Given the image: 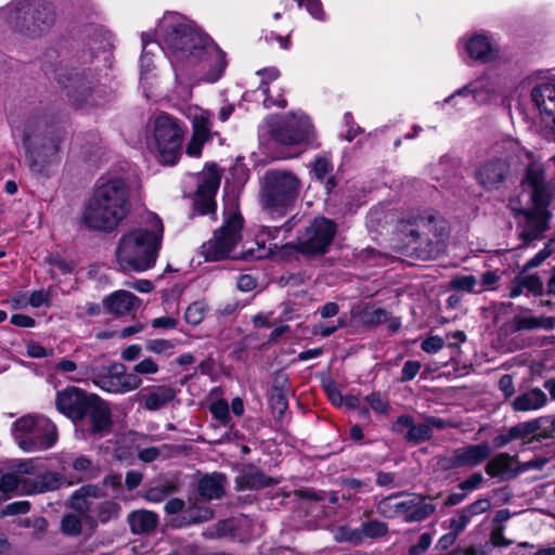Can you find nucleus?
I'll list each match as a JSON object with an SVG mask.
<instances>
[{"mask_svg": "<svg viewBox=\"0 0 555 555\" xmlns=\"http://www.w3.org/2000/svg\"><path fill=\"white\" fill-rule=\"evenodd\" d=\"M158 31L172 64L198 68L208 82L220 79L228 65L227 55L210 37L177 14L166 16Z\"/></svg>", "mask_w": 555, "mask_h": 555, "instance_id": "obj_1", "label": "nucleus"}, {"mask_svg": "<svg viewBox=\"0 0 555 555\" xmlns=\"http://www.w3.org/2000/svg\"><path fill=\"white\" fill-rule=\"evenodd\" d=\"M64 129L48 114H34L27 117L23 127V144L26 162L35 175L49 178L59 166L60 146Z\"/></svg>", "mask_w": 555, "mask_h": 555, "instance_id": "obj_2", "label": "nucleus"}, {"mask_svg": "<svg viewBox=\"0 0 555 555\" xmlns=\"http://www.w3.org/2000/svg\"><path fill=\"white\" fill-rule=\"evenodd\" d=\"M131 209L128 183L122 179H111L96 185L85 205L81 222L91 231L112 233L129 216Z\"/></svg>", "mask_w": 555, "mask_h": 555, "instance_id": "obj_3", "label": "nucleus"}, {"mask_svg": "<svg viewBox=\"0 0 555 555\" xmlns=\"http://www.w3.org/2000/svg\"><path fill=\"white\" fill-rule=\"evenodd\" d=\"M522 186L529 192L532 207H519L516 201H511V209L515 218H522L519 221V228H521L519 237L525 245H528L532 241L542 238L548 228L546 207L551 203V190L545 182L544 170L535 165L527 167Z\"/></svg>", "mask_w": 555, "mask_h": 555, "instance_id": "obj_4", "label": "nucleus"}, {"mask_svg": "<svg viewBox=\"0 0 555 555\" xmlns=\"http://www.w3.org/2000/svg\"><path fill=\"white\" fill-rule=\"evenodd\" d=\"M163 234L164 225L157 216H153L150 228H138L124 233L115 250L118 269L128 273L153 268L162 246Z\"/></svg>", "mask_w": 555, "mask_h": 555, "instance_id": "obj_5", "label": "nucleus"}, {"mask_svg": "<svg viewBox=\"0 0 555 555\" xmlns=\"http://www.w3.org/2000/svg\"><path fill=\"white\" fill-rule=\"evenodd\" d=\"M399 232L410 243L417 244L414 253L422 260L436 259L446 251L450 237V224L434 210L413 211L398 222Z\"/></svg>", "mask_w": 555, "mask_h": 555, "instance_id": "obj_6", "label": "nucleus"}, {"mask_svg": "<svg viewBox=\"0 0 555 555\" xmlns=\"http://www.w3.org/2000/svg\"><path fill=\"white\" fill-rule=\"evenodd\" d=\"M301 181L291 171L270 169L261 180L259 199L262 210L272 219L291 212L300 194Z\"/></svg>", "mask_w": 555, "mask_h": 555, "instance_id": "obj_7", "label": "nucleus"}, {"mask_svg": "<svg viewBox=\"0 0 555 555\" xmlns=\"http://www.w3.org/2000/svg\"><path fill=\"white\" fill-rule=\"evenodd\" d=\"M55 79L70 103L78 108L100 107L108 102V88L100 82L98 73L91 68H60Z\"/></svg>", "mask_w": 555, "mask_h": 555, "instance_id": "obj_8", "label": "nucleus"}, {"mask_svg": "<svg viewBox=\"0 0 555 555\" xmlns=\"http://www.w3.org/2000/svg\"><path fill=\"white\" fill-rule=\"evenodd\" d=\"M54 23V5L48 0H15L8 8L9 26L28 38L42 36Z\"/></svg>", "mask_w": 555, "mask_h": 555, "instance_id": "obj_9", "label": "nucleus"}, {"mask_svg": "<svg viewBox=\"0 0 555 555\" xmlns=\"http://www.w3.org/2000/svg\"><path fill=\"white\" fill-rule=\"evenodd\" d=\"M103 496L105 493L98 485H85L73 492L69 507L90 526L95 527L98 524L106 525L118 520L122 509L120 503L112 499L94 501Z\"/></svg>", "mask_w": 555, "mask_h": 555, "instance_id": "obj_10", "label": "nucleus"}, {"mask_svg": "<svg viewBox=\"0 0 555 555\" xmlns=\"http://www.w3.org/2000/svg\"><path fill=\"white\" fill-rule=\"evenodd\" d=\"M13 437L25 452H36L52 448L57 440L55 425L46 417L26 415L13 423Z\"/></svg>", "mask_w": 555, "mask_h": 555, "instance_id": "obj_11", "label": "nucleus"}, {"mask_svg": "<svg viewBox=\"0 0 555 555\" xmlns=\"http://www.w3.org/2000/svg\"><path fill=\"white\" fill-rule=\"evenodd\" d=\"M404 492H397L382 499L377 506V513L388 519L402 517L405 522H421L429 518L436 512V505L426 500L436 499L431 495L413 493L404 501L395 502Z\"/></svg>", "mask_w": 555, "mask_h": 555, "instance_id": "obj_12", "label": "nucleus"}, {"mask_svg": "<svg viewBox=\"0 0 555 555\" xmlns=\"http://www.w3.org/2000/svg\"><path fill=\"white\" fill-rule=\"evenodd\" d=\"M185 127L172 116L163 113L154 120V141L158 159L165 165H175L182 155Z\"/></svg>", "mask_w": 555, "mask_h": 555, "instance_id": "obj_13", "label": "nucleus"}, {"mask_svg": "<svg viewBox=\"0 0 555 555\" xmlns=\"http://www.w3.org/2000/svg\"><path fill=\"white\" fill-rule=\"evenodd\" d=\"M243 218L240 212L232 211L225 217L223 224L214 231V236L203 244L206 260L217 261L229 257L242 240Z\"/></svg>", "mask_w": 555, "mask_h": 555, "instance_id": "obj_14", "label": "nucleus"}, {"mask_svg": "<svg viewBox=\"0 0 555 555\" xmlns=\"http://www.w3.org/2000/svg\"><path fill=\"white\" fill-rule=\"evenodd\" d=\"M337 232V224L325 217H317L298 237L297 250L315 256L327 253Z\"/></svg>", "mask_w": 555, "mask_h": 555, "instance_id": "obj_15", "label": "nucleus"}, {"mask_svg": "<svg viewBox=\"0 0 555 555\" xmlns=\"http://www.w3.org/2000/svg\"><path fill=\"white\" fill-rule=\"evenodd\" d=\"M312 125L306 115L294 113L272 119L269 131L272 139L284 145H298L310 140Z\"/></svg>", "mask_w": 555, "mask_h": 555, "instance_id": "obj_16", "label": "nucleus"}, {"mask_svg": "<svg viewBox=\"0 0 555 555\" xmlns=\"http://www.w3.org/2000/svg\"><path fill=\"white\" fill-rule=\"evenodd\" d=\"M221 173L216 164H210L205 167L198 177L197 190L193 197L194 215H208L216 214V194L220 186Z\"/></svg>", "mask_w": 555, "mask_h": 555, "instance_id": "obj_17", "label": "nucleus"}, {"mask_svg": "<svg viewBox=\"0 0 555 555\" xmlns=\"http://www.w3.org/2000/svg\"><path fill=\"white\" fill-rule=\"evenodd\" d=\"M93 382L102 390L112 393H127L142 385V378L128 373L127 367L119 362L103 367Z\"/></svg>", "mask_w": 555, "mask_h": 555, "instance_id": "obj_18", "label": "nucleus"}, {"mask_svg": "<svg viewBox=\"0 0 555 555\" xmlns=\"http://www.w3.org/2000/svg\"><path fill=\"white\" fill-rule=\"evenodd\" d=\"M91 436L104 437L113 429L112 410L109 404L99 395L93 393L80 414V423Z\"/></svg>", "mask_w": 555, "mask_h": 555, "instance_id": "obj_19", "label": "nucleus"}, {"mask_svg": "<svg viewBox=\"0 0 555 555\" xmlns=\"http://www.w3.org/2000/svg\"><path fill=\"white\" fill-rule=\"evenodd\" d=\"M531 100L540 112L543 137L555 141V83L535 86L531 91Z\"/></svg>", "mask_w": 555, "mask_h": 555, "instance_id": "obj_20", "label": "nucleus"}, {"mask_svg": "<svg viewBox=\"0 0 555 555\" xmlns=\"http://www.w3.org/2000/svg\"><path fill=\"white\" fill-rule=\"evenodd\" d=\"M509 176L511 165L507 159L501 157L481 162L474 172L476 182L487 192L500 190Z\"/></svg>", "mask_w": 555, "mask_h": 555, "instance_id": "obj_21", "label": "nucleus"}, {"mask_svg": "<svg viewBox=\"0 0 555 555\" xmlns=\"http://www.w3.org/2000/svg\"><path fill=\"white\" fill-rule=\"evenodd\" d=\"M93 393L76 386H67L55 396L56 410L75 425L80 423V414Z\"/></svg>", "mask_w": 555, "mask_h": 555, "instance_id": "obj_22", "label": "nucleus"}, {"mask_svg": "<svg viewBox=\"0 0 555 555\" xmlns=\"http://www.w3.org/2000/svg\"><path fill=\"white\" fill-rule=\"evenodd\" d=\"M485 472L491 478L508 481L518 476L517 455L502 452L494 455L485 466Z\"/></svg>", "mask_w": 555, "mask_h": 555, "instance_id": "obj_23", "label": "nucleus"}, {"mask_svg": "<svg viewBox=\"0 0 555 555\" xmlns=\"http://www.w3.org/2000/svg\"><path fill=\"white\" fill-rule=\"evenodd\" d=\"M279 482L278 479L264 475L262 470L251 464L244 466L235 478L237 490H260Z\"/></svg>", "mask_w": 555, "mask_h": 555, "instance_id": "obj_24", "label": "nucleus"}, {"mask_svg": "<svg viewBox=\"0 0 555 555\" xmlns=\"http://www.w3.org/2000/svg\"><path fill=\"white\" fill-rule=\"evenodd\" d=\"M105 309L115 315H125L137 310L141 299L128 291H117L103 299Z\"/></svg>", "mask_w": 555, "mask_h": 555, "instance_id": "obj_25", "label": "nucleus"}, {"mask_svg": "<svg viewBox=\"0 0 555 555\" xmlns=\"http://www.w3.org/2000/svg\"><path fill=\"white\" fill-rule=\"evenodd\" d=\"M127 522L133 534H151L158 526V515L147 509L132 511L127 516Z\"/></svg>", "mask_w": 555, "mask_h": 555, "instance_id": "obj_26", "label": "nucleus"}, {"mask_svg": "<svg viewBox=\"0 0 555 555\" xmlns=\"http://www.w3.org/2000/svg\"><path fill=\"white\" fill-rule=\"evenodd\" d=\"M462 467H476L491 456L492 448L488 442L457 448Z\"/></svg>", "mask_w": 555, "mask_h": 555, "instance_id": "obj_27", "label": "nucleus"}, {"mask_svg": "<svg viewBox=\"0 0 555 555\" xmlns=\"http://www.w3.org/2000/svg\"><path fill=\"white\" fill-rule=\"evenodd\" d=\"M547 403L546 393L540 388H530L518 395L511 403L515 412L534 411L543 408Z\"/></svg>", "mask_w": 555, "mask_h": 555, "instance_id": "obj_28", "label": "nucleus"}, {"mask_svg": "<svg viewBox=\"0 0 555 555\" xmlns=\"http://www.w3.org/2000/svg\"><path fill=\"white\" fill-rule=\"evenodd\" d=\"M177 397V389L168 385L153 386L143 397V406L147 411H158L167 406Z\"/></svg>", "mask_w": 555, "mask_h": 555, "instance_id": "obj_29", "label": "nucleus"}, {"mask_svg": "<svg viewBox=\"0 0 555 555\" xmlns=\"http://www.w3.org/2000/svg\"><path fill=\"white\" fill-rule=\"evenodd\" d=\"M215 512L209 506H198L190 504L186 509L172 520V526L177 528L188 527L195 524H202L211 520Z\"/></svg>", "mask_w": 555, "mask_h": 555, "instance_id": "obj_30", "label": "nucleus"}, {"mask_svg": "<svg viewBox=\"0 0 555 555\" xmlns=\"http://www.w3.org/2000/svg\"><path fill=\"white\" fill-rule=\"evenodd\" d=\"M224 482L223 474L205 475L197 482V493L205 501L220 499L224 493Z\"/></svg>", "mask_w": 555, "mask_h": 555, "instance_id": "obj_31", "label": "nucleus"}, {"mask_svg": "<svg viewBox=\"0 0 555 555\" xmlns=\"http://www.w3.org/2000/svg\"><path fill=\"white\" fill-rule=\"evenodd\" d=\"M466 51L472 59L482 63L491 62L496 57L492 43L481 35L474 36L467 41Z\"/></svg>", "mask_w": 555, "mask_h": 555, "instance_id": "obj_32", "label": "nucleus"}, {"mask_svg": "<svg viewBox=\"0 0 555 555\" xmlns=\"http://www.w3.org/2000/svg\"><path fill=\"white\" fill-rule=\"evenodd\" d=\"M545 418L538 417L528 422H521L511 427L515 439H524L531 435H535L534 438L538 441L544 440L540 437L544 429Z\"/></svg>", "mask_w": 555, "mask_h": 555, "instance_id": "obj_33", "label": "nucleus"}, {"mask_svg": "<svg viewBox=\"0 0 555 555\" xmlns=\"http://www.w3.org/2000/svg\"><path fill=\"white\" fill-rule=\"evenodd\" d=\"M62 480L63 477L59 473L47 472L37 476L31 481V488L28 490V492L41 493L59 489L62 485Z\"/></svg>", "mask_w": 555, "mask_h": 555, "instance_id": "obj_34", "label": "nucleus"}, {"mask_svg": "<svg viewBox=\"0 0 555 555\" xmlns=\"http://www.w3.org/2000/svg\"><path fill=\"white\" fill-rule=\"evenodd\" d=\"M554 318H546L545 323H543L542 320L537 317L516 315L513 319V327L515 332H520L525 330L530 331L540 327L552 328L554 326Z\"/></svg>", "mask_w": 555, "mask_h": 555, "instance_id": "obj_35", "label": "nucleus"}, {"mask_svg": "<svg viewBox=\"0 0 555 555\" xmlns=\"http://www.w3.org/2000/svg\"><path fill=\"white\" fill-rule=\"evenodd\" d=\"M178 491V488L172 482H163L150 487L143 498L152 503L163 502L168 495Z\"/></svg>", "mask_w": 555, "mask_h": 555, "instance_id": "obj_36", "label": "nucleus"}, {"mask_svg": "<svg viewBox=\"0 0 555 555\" xmlns=\"http://www.w3.org/2000/svg\"><path fill=\"white\" fill-rule=\"evenodd\" d=\"M208 306L204 300H197L189 305L184 313V320L192 326L198 325L205 318Z\"/></svg>", "mask_w": 555, "mask_h": 555, "instance_id": "obj_37", "label": "nucleus"}, {"mask_svg": "<svg viewBox=\"0 0 555 555\" xmlns=\"http://www.w3.org/2000/svg\"><path fill=\"white\" fill-rule=\"evenodd\" d=\"M433 437V429L429 424H413L410 430L404 435V439L408 442H413L415 444L425 442Z\"/></svg>", "mask_w": 555, "mask_h": 555, "instance_id": "obj_38", "label": "nucleus"}, {"mask_svg": "<svg viewBox=\"0 0 555 555\" xmlns=\"http://www.w3.org/2000/svg\"><path fill=\"white\" fill-rule=\"evenodd\" d=\"M527 271H521L517 274L520 280V285H524V289L526 288L529 293L534 296H542L544 294L543 282L538 276V274H526Z\"/></svg>", "mask_w": 555, "mask_h": 555, "instance_id": "obj_39", "label": "nucleus"}, {"mask_svg": "<svg viewBox=\"0 0 555 555\" xmlns=\"http://www.w3.org/2000/svg\"><path fill=\"white\" fill-rule=\"evenodd\" d=\"M288 392L270 391L269 401L275 418H282L288 409Z\"/></svg>", "mask_w": 555, "mask_h": 555, "instance_id": "obj_40", "label": "nucleus"}, {"mask_svg": "<svg viewBox=\"0 0 555 555\" xmlns=\"http://www.w3.org/2000/svg\"><path fill=\"white\" fill-rule=\"evenodd\" d=\"M477 280L474 275L454 276L450 280V287L455 291L467 293H481L482 288L475 289Z\"/></svg>", "mask_w": 555, "mask_h": 555, "instance_id": "obj_41", "label": "nucleus"}, {"mask_svg": "<svg viewBox=\"0 0 555 555\" xmlns=\"http://www.w3.org/2000/svg\"><path fill=\"white\" fill-rule=\"evenodd\" d=\"M81 519L82 517L78 514H66L63 516L61 521V529L63 533L67 535H79L81 533Z\"/></svg>", "mask_w": 555, "mask_h": 555, "instance_id": "obj_42", "label": "nucleus"}, {"mask_svg": "<svg viewBox=\"0 0 555 555\" xmlns=\"http://www.w3.org/2000/svg\"><path fill=\"white\" fill-rule=\"evenodd\" d=\"M361 526L365 538L377 539L388 533L387 524L377 519L364 521Z\"/></svg>", "mask_w": 555, "mask_h": 555, "instance_id": "obj_43", "label": "nucleus"}, {"mask_svg": "<svg viewBox=\"0 0 555 555\" xmlns=\"http://www.w3.org/2000/svg\"><path fill=\"white\" fill-rule=\"evenodd\" d=\"M175 346V341L163 338L150 339L145 344V348L147 351L157 354H165L167 357L173 353Z\"/></svg>", "mask_w": 555, "mask_h": 555, "instance_id": "obj_44", "label": "nucleus"}, {"mask_svg": "<svg viewBox=\"0 0 555 555\" xmlns=\"http://www.w3.org/2000/svg\"><path fill=\"white\" fill-rule=\"evenodd\" d=\"M209 412L216 420L220 422L221 425L227 426L230 424L231 417L229 412V404L225 400L219 399L212 402L209 406Z\"/></svg>", "mask_w": 555, "mask_h": 555, "instance_id": "obj_45", "label": "nucleus"}, {"mask_svg": "<svg viewBox=\"0 0 555 555\" xmlns=\"http://www.w3.org/2000/svg\"><path fill=\"white\" fill-rule=\"evenodd\" d=\"M193 135L209 141L212 138L211 122L204 116H196L193 121Z\"/></svg>", "mask_w": 555, "mask_h": 555, "instance_id": "obj_46", "label": "nucleus"}, {"mask_svg": "<svg viewBox=\"0 0 555 555\" xmlns=\"http://www.w3.org/2000/svg\"><path fill=\"white\" fill-rule=\"evenodd\" d=\"M360 318L362 323L366 325L382 324L388 321L389 312L383 308H377L373 311L361 312Z\"/></svg>", "mask_w": 555, "mask_h": 555, "instance_id": "obj_47", "label": "nucleus"}, {"mask_svg": "<svg viewBox=\"0 0 555 555\" xmlns=\"http://www.w3.org/2000/svg\"><path fill=\"white\" fill-rule=\"evenodd\" d=\"M343 485L348 491L349 499L357 492H371L373 490L370 481H364L357 478H346L343 480Z\"/></svg>", "mask_w": 555, "mask_h": 555, "instance_id": "obj_48", "label": "nucleus"}, {"mask_svg": "<svg viewBox=\"0 0 555 555\" xmlns=\"http://www.w3.org/2000/svg\"><path fill=\"white\" fill-rule=\"evenodd\" d=\"M313 172L318 180L324 181L333 172V164L327 157H317L313 163Z\"/></svg>", "mask_w": 555, "mask_h": 555, "instance_id": "obj_49", "label": "nucleus"}, {"mask_svg": "<svg viewBox=\"0 0 555 555\" xmlns=\"http://www.w3.org/2000/svg\"><path fill=\"white\" fill-rule=\"evenodd\" d=\"M365 401L369 403L371 409L377 413L386 414L389 411V404L385 397L378 392L374 391L365 397Z\"/></svg>", "mask_w": 555, "mask_h": 555, "instance_id": "obj_50", "label": "nucleus"}, {"mask_svg": "<svg viewBox=\"0 0 555 555\" xmlns=\"http://www.w3.org/2000/svg\"><path fill=\"white\" fill-rule=\"evenodd\" d=\"M470 518L464 511L461 508L456 512V515L449 520V528L454 534L460 535L467 525L470 522Z\"/></svg>", "mask_w": 555, "mask_h": 555, "instance_id": "obj_51", "label": "nucleus"}, {"mask_svg": "<svg viewBox=\"0 0 555 555\" xmlns=\"http://www.w3.org/2000/svg\"><path fill=\"white\" fill-rule=\"evenodd\" d=\"M437 465L441 470H452L462 468L457 450L454 449L449 455H440L437 460Z\"/></svg>", "mask_w": 555, "mask_h": 555, "instance_id": "obj_52", "label": "nucleus"}, {"mask_svg": "<svg viewBox=\"0 0 555 555\" xmlns=\"http://www.w3.org/2000/svg\"><path fill=\"white\" fill-rule=\"evenodd\" d=\"M158 371L159 365L152 358H144L133 366L131 373L140 377V375L156 374Z\"/></svg>", "mask_w": 555, "mask_h": 555, "instance_id": "obj_53", "label": "nucleus"}, {"mask_svg": "<svg viewBox=\"0 0 555 555\" xmlns=\"http://www.w3.org/2000/svg\"><path fill=\"white\" fill-rule=\"evenodd\" d=\"M30 509V503L28 501H16L5 505L1 512L0 517L24 515Z\"/></svg>", "mask_w": 555, "mask_h": 555, "instance_id": "obj_54", "label": "nucleus"}, {"mask_svg": "<svg viewBox=\"0 0 555 555\" xmlns=\"http://www.w3.org/2000/svg\"><path fill=\"white\" fill-rule=\"evenodd\" d=\"M20 483L21 480L18 476L12 473H7L0 478V492L4 494L12 493L18 488Z\"/></svg>", "mask_w": 555, "mask_h": 555, "instance_id": "obj_55", "label": "nucleus"}, {"mask_svg": "<svg viewBox=\"0 0 555 555\" xmlns=\"http://www.w3.org/2000/svg\"><path fill=\"white\" fill-rule=\"evenodd\" d=\"M270 391H289V378L284 371L280 370L274 373Z\"/></svg>", "mask_w": 555, "mask_h": 555, "instance_id": "obj_56", "label": "nucleus"}, {"mask_svg": "<svg viewBox=\"0 0 555 555\" xmlns=\"http://www.w3.org/2000/svg\"><path fill=\"white\" fill-rule=\"evenodd\" d=\"M491 506V503L488 499H479L475 502L470 503L469 505L463 507L462 509L464 513L468 515V517L472 519L474 516L479 515L488 511Z\"/></svg>", "mask_w": 555, "mask_h": 555, "instance_id": "obj_57", "label": "nucleus"}, {"mask_svg": "<svg viewBox=\"0 0 555 555\" xmlns=\"http://www.w3.org/2000/svg\"><path fill=\"white\" fill-rule=\"evenodd\" d=\"M431 544V535L424 532L420 535L416 544L409 547L408 555H423Z\"/></svg>", "mask_w": 555, "mask_h": 555, "instance_id": "obj_58", "label": "nucleus"}, {"mask_svg": "<svg viewBox=\"0 0 555 555\" xmlns=\"http://www.w3.org/2000/svg\"><path fill=\"white\" fill-rule=\"evenodd\" d=\"M551 254L552 249L550 247V244H546L543 249H541L534 257H532L525 263V266L522 267L524 271H529L533 268L539 267L551 256Z\"/></svg>", "mask_w": 555, "mask_h": 555, "instance_id": "obj_59", "label": "nucleus"}, {"mask_svg": "<svg viewBox=\"0 0 555 555\" xmlns=\"http://www.w3.org/2000/svg\"><path fill=\"white\" fill-rule=\"evenodd\" d=\"M421 362L409 360L404 363L399 380L406 383L412 380L421 370Z\"/></svg>", "mask_w": 555, "mask_h": 555, "instance_id": "obj_60", "label": "nucleus"}, {"mask_svg": "<svg viewBox=\"0 0 555 555\" xmlns=\"http://www.w3.org/2000/svg\"><path fill=\"white\" fill-rule=\"evenodd\" d=\"M444 346V340L439 336H430L424 339L421 344L423 351L427 353H436Z\"/></svg>", "mask_w": 555, "mask_h": 555, "instance_id": "obj_61", "label": "nucleus"}, {"mask_svg": "<svg viewBox=\"0 0 555 555\" xmlns=\"http://www.w3.org/2000/svg\"><path fill=\"white\" fill-rule=\"evenodd\" d=\"M346 326V322L341 319L337 320V325H325V324H315L313 327V334L320 335L322 337H328L333 335L338 328H343Z\"/></svg>", "mask_w": 555, "mask_h": 555, "instance_id": "obj_62", "label": "nucleus"}, {"mask_svg": "<svg viewBox=\"0 0 555 555\" xmlns=\"http://www.w3.org/2000/svg\"><path fill=\"white\" fill-rule=\"evenodd\" d=\"M548 460L546 457H535L528 462L519 463L517 461L518 475L520 473L528 472L530 469H543V467L547 464Z\"/></svg>", "mask_w": 555, "mask_h": 555, "instance_id": "obj_63", "label": "nucleus"}, {"mask_svg": "<svg viewBox=\"0 0 555 555\" xmlns=\"http://www.w3.org/2000/svg\"><path fill=\"white\" fill-rule=\"evenodd\" d=\"M483 482V477L480 473L472 474L467 479L459 483V488L462 491H473L478 489Z\"/></svg>", "mask_w": 555, "mask_h": 555, "instance_id": "obj_64", "label": "nucleus"}]
</instances>
